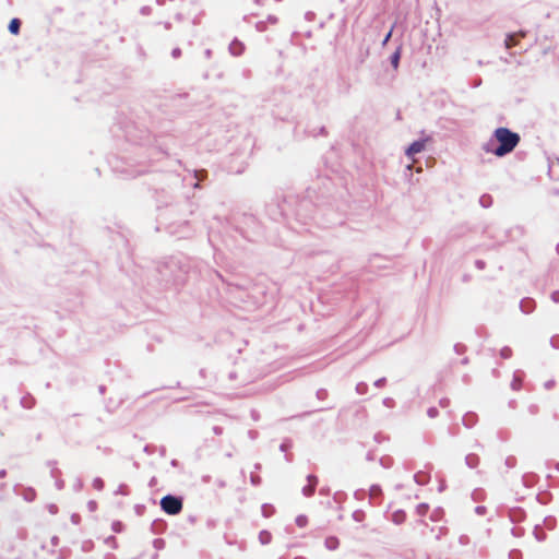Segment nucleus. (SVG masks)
I'll list each match as a JSON object with an SVG mask.
<instances>
[{
    "mask_svg": "<svg viewBox=\"0 0 559 559\" xmlns=\"http://www.w3.org/2000/svg\"><path fill=\"white\" fill-rule=\"evenodd\" d=\"M519 142L520 136L518 133L501 127L495 130L492 138L484 144L483 148L487 153L502 157L511 153Z\"/></svg>",
    "mask_w": 559,
    "mask_h": 559,
    "instance_id": "nucleus-1",
    "label": "nucleus"
},
{
    "mask_svg": "<svg viewBox=\"0 0 559 559\" xmlns=\"http://www.w3.org/2000/svg\"><path fill=\"white\" fill-rule=\"evenodd\" d=\"M308 483L309 484L302 488V493L306 497H309V496H311L314 492V488H316V485H317V477L313 476V475H309L308 476Z\"/></svg>",
    "mask_w": 559,
    "mask_h": 559,
    "instance_id": "nucleus-5",
    "label": "nucleus"
},
{
    "mask_svg": "<svg viewBox=\"0 0 559 559\" xmlns=\"http://www.w3.org/2000/svg\"><path fill=\"white\" fill-rule=\"evenodd\" d=\"M384 383H385V379H384V378H381V379H379V380L374 381V385H376L377 388H381V386H383V385H384Z\"/></svg>",
    "mask_w": 559,
    "mask_h": 559,
    "instance_id": "nucleus-23",
    "label": "nucleus"
},
{
    "mask_svg": "<svg viewBox=\"0 0 559 559\" xmlns=\"http://www.w3.org/2000/svg\"><path fill=\"white\" fill-rule=\"evenodd\" d=\"M483 511H484V508H483V507H477V508H476V512H477V513L481 514V513H483Z\"/></svg>",
    "mask_w": 559,
    "mask_h": 559,
    "instance_id": "nucleus-27",
    "label": "nucleus"
},
{
    "mask_svg": "<svg viewBox=\"0 0 559 559\" xmlns=\"http://www.w3.org/2000/svg\"><path fill=\"white\" fill-rule=\"evenodd\" d=\"M551 299H552V301H554V302H556V304H557V302H559V290L554 292V293L551 294Z\"/></svg>",
    "mask_w": 559,
    "mask_h": 559,
    "instance_id": "nucleus-22",
    "label": "nucleus"
},
{
    "mask_svg": "<svg viewBox=\"0 0 559 559\" xmlns=\"http://www.w3.org/2000/svg\"><path fill=\"white\" fill-rule=\"evenodd\" d=\"M94 507H95V502H93V501H92V502H90V508H91V509H94Z\"/></svg>",
    "mask_w": 559,
    "mask_h": 559,
    "instance_id": "nucleus-28",
    "label": "nucleus"
},
{
    "mask_svg": "<svg viewBox=\"0 0 559 559\" xmlns=\"http://www.w3.org/2000/svg\"><path fill=\"white\" fill-rule=\"evenodd\" d=\"M103 486H104V483H103V480L100 478H95L93 480V487L95 489L100 490V489H103Z\"/></svg>",
    "mask_w": 559,
    "mask_h": 559,
    "instance_id": "nucleus-16",
    "label": "nucleus"
},
{
    "mask_svg": "<svg viewBox=\"0 0 559 559\" xmlns=\"http://www.w3.org/2000/svg\"><path fill=\"white\" fill-rule=\"evenodd\" d=\"M171 55H173L174 58H178L181 55V50L179 48H175L171 51Z\"/></svg>",
    "mask_w": 559,
    "mask_h": 559,
    "instance_id": "nucleus-24",
    "label": "nucleus"
},
{
    "mask_svg": "<svg viewBox=\"0 0 559 559\" xmlns=\"http://www.w3.org/2000/svg\"><path fill=\"white\" fill-rule=\"evenodd\" d=\"M20 26H21L20 20L19 19H13V20H11V22L9 24V31L12 34H17L19 31H20Z\"/></svg>",
    "mask_w": 559,
    "mask_h": 559,
    "instance_id": "nucleus-8",
    "label": "nucleus"
},
{
    "mask_svg": "<svg viewBox=\"0 0 559 559\" xmlns=\"http://www.w3.org/2000/svg\"><path fill=\"white\" fill-rule=\"evenodd\" d=\"M392 35V32H389L386 36L384 37L383 44H386Z\"/></svg>",
    "mask_w": 559,
    "mask_h": 559,
    "instance_id": "nucleus-26",
    "label": "nucleus"
},
{
    "mask_svg": "<svg viewBox=\"0 0 559 559\" xmlns=\"http://www.w3.org/2000/svg\"><path fill=\"white\" fill-rule=\"evenodd\" d=\"M525 36V33L524 32H519V33H513V34H509L507 37H506V40H504V46L506 48L510 49L514 46H516L518 44V40H519V37H524Z\"/></svg>",
    "mask_w": 559,
    "mask_h": 559,
    "instance_id": "nucleus-4",
    "label": "nucleus"
},
{
    "mask_svg": "<svg viewBox=\"0 0 559 559\" xmlns=\"http://www.w3.org/2000/svg\"><path fill=\"white\" fill-rule=\"evenodd\" d=\"M4 474H5V472H4V471H0V477H3V476H4Z\"/></svg>",
    "mask_w": 559,
    "mask_h": 559,
    "instance_id": "nucleus-29",
    "label": "nucleus"
},
{
    "mask_svg": "<svg viewBox=\"0 0 559 559\" xmlns=\"http://www.w3.org/2000/svg\"><path fill=\"white\" fill-rule=\"evenodd\" d=\"M427 509H428L427 504L423 503L417 507V512H418V514L424 515L426 513Z\"/></svg>",
    "mask_w": 559,
    "mask_h": 559,
    "instance_id": "nucleus-20",
    "label": "nucleus"
},
{
    "mask_svg": "<svg viewBox=\"0 0 559 559\" xmlns=\"http://www.w3.org/2000/svg\"><path fill=\"white\" fill-rule=\"evenodd\" d=\"M466 463L468 466L474 467L476 464V457L474 455H468L466 457Z\"/></svg>",
    "mask_w": 559,
    "mask_h": 559,
    "instance_id": "nucleus-19",
    "label": "nucleus"
},
{
    "mask_svg": "<svg viewBox=\"0 0 559 559\" xmlns=\"http://www.w3.org/2000/svg\"><path fill=\"white\" fill-rule=\"evenodd\" d=\"M366 389H367V384H366V383H362V382H361V383H358V384L356 385V391H357V393H359V394H364V393L366 392Z\"/></svg>",
    "mask_w": 559,
    "mask_h": 559,
    "instance_id": "nucleus-18",
    "label": "nucleus"
},
{
    "mask_svg": "<svg viewBox=\"0 0 559 559\" xmlns=\"http://www.w3.org/2000/svg\"><path fill=\"white\" fill-rule=\"evenodd\" d=\"M381 495V488L378 485H372L369 489V496L371 499L377 498Z\"/></svg>",
    "mask_w": 559,
    "mask_h": 559,
    "instance_id": "nucleus-11",
    "label": "nucleus"
},
{
    "mask_svg": "<svg viewBox=\"0 0 559 559\" xmlns=\"http://www.w3.org/2000/svg\"><path fill=\"white\" fill-rule=\"evenodd\" d=\"M162 509L171 515L178 514L182 509V501L180 498L168 495L160 500Z\"/></svg>",
    "mask_w": 559,
    "mask_h": 559,
    "instance_id": "nucleus-2",
    "label": "nucleus"
},
{
    "mask_svg": "<svg viewBox=\"0 0 559 559\" xmlns=\"http://www.w3.org/2000/svg\"><path fill=\"white\" fill-rule=\"evenodd\" d=\"M307 522H308V520H307V518H306L305 515H299V516H297V519H296V524H297L299 527H304V526H306V525H307Z\"/></svg>",
    "mask_w": 559,
    "mask_h": 559,
    "instance_id": "nucleus-15",
    "label": "nucleus"
},
{
    "mask_svg": "<svg viewBox=\"0 0 559 559\" xmlns=\"http://www.w3.org/2000/svg\"><path fill=\"white\" fill-rule=\"evenodd\" d=\"M272 540V535L270 532L267 531H262L260 532L259 534V542L262 544V545H267L270 544Z\"/></svg>",
    "mask_w": 559,
    "mask_h": 559,
    "instance_id": "nucleus-7",
    "label": "nucleus"
},
{
    "mask_svg": "<svg viewBox=\"0 0 559 559\" xmlns=\"http://www.w3.org/2000/svg\"><path fill=\"white\" fill-rule=\"evenodd\" d=\"M531 301L527 300V301H522L521 302V308L524 312L528 313L531 311Z\"/></svg>",
    "mask_w": 559,
    "mask_h": 559,
    "instance_id": "nucleus-17",
    "label": "nucleus"
},
{
    "mask_svg": "<svg viewBox=\"0 0 559 559\" xmlns=\"http://www.w3.org/2000/svg\"><path fill=\"white\" fill-rule=\"evenodd\" d=\"M428 415H429L430 417H435V416L437 415V409H436V408H430V409L428 411Z\"/></svg>",
    "mask_w": 559,
    "mask_h": 559,
    "instance_id": "nucleus-25",
    "label": "nucleus"
},
{
    "mask_svg": "<svg viewBox=\"0 0 559 559\" xmlns=\"http://www.w3.org/2000/svg\"><path fill=\"white\" fill-rule=\"evenodd\" d=\"M243 45L242 43L238 41V40H234L230 45H229V51L233 56H240L242 52H243Z\"/></svg>",
    "mask_w": 559,
    "mask_h": 559,
    "instance_id": "nucleus-6",
    "label": "nucleus"
},
{
    "mask_svg": "<svg viewBox=\"0 0 559 559\" xmlns=\"http://www.w3.org/2000/svg\"><path fill=\"white\" fill-rule=\"evenodd\" d=\"M392 520L396 524H401L405 520V513L403 511H395L392 514Z\"/></svg>",
    "mask_w": 559,
    "mask_h": 559,
    "instance_id": "nucleus-10",
    "label": "nucleus"
},
{
    "mask_svg": "<svg viewBox=\"0 0 559 559\" xmlns=\"http://www.w3.org/2000/svg\"><path fill=\"white\" fill-rule=\"evenodd\" d=\"M414 478H415V481H416L417 484L423 485V484H425V483H426V478H427V477H426V474H425V473L420 472V473H417V474L414 476Z\"/></svg>",
    "mask_w": 559,
    "mask_h": 559,
    "instance_id": "nucleus-14",
    "label": "nucleus"
},
{
    "mask_svg": "<svg viewBox=\"0 0 559 559\" xmlns=\"http://www.w3.org/2000/svg\"><path fill=\"white\" fill-rule=\"evenodd\" d=\"M325 546L330 550H334L338 547V539L335 537H328L325 539Z\"/></svg>",
    "mask_w": 559,
    "mask_h": 559,
    "instance_id": "nucleus-9",
    "label": "nucleus"
},
{
    "mask_svg": "<svg viewBox=\"0 0 559 559\" xmlns=\"http://www.w3.org/2000/svg\"><path fill=\"white\" fill-rule=\"evenodd\" d=\"M400 58H401L400 50H396V51L391 56V64L393 66V68H394V69H396V68L399 67Z\"/></svg>",
    "mask_w": 559,
    "mask_h": 559,
    "instance_id": "nucleus-12",
    "label": "nucleus"
},
{
    "mask_svg": "<svg viewBox=\"0 0 559 559\" xmlns=\"http://www.w3.org/2000/svg\"><path fill=\"white\" fill-rule=\"evenodd\" d=\"M510 355H511V350H510L509 348H503V349L501 350V356H502L503 358H509V357H510Z\"/></svg>",
    "mask_w": 559,
    "mask_h": 559,
    "instance_id": "nucleus-21",
    "label": "nucleus"
},
{
    "mask_svg": "<svg viewBox=\"0 0 559 559\" xmlns=\"http://www.w3.org/2000/svg\"><path fill=\"white\" fill-rule=\"evenodd\" d=\"M274 510H273V507L272 506H269V504H264L262 507V514L265 516V518H269L273 514Z\"/></svg>",
    "mask_w": 559,
    "mask_h": 559,
    "instance_id": "nucleus-13",
    "label": "nucleus"
},
{
    "mask_svg": "<svg viewBox=\"0 0 559 559\" xmlns=\"http://www.w3.org/2000/svg\"><path fill=\"white\" fill-rule=\"evenodd\" d=\"M424 140L413 142L405 151L407 157L413 158L415 154H418L425 150Z\"/></svg>",
    "mask_w": 559,
    "mask_h": 559,
    "instance_id": "nucleus-3",
    "label": "nucleus"
}]
</instances>
